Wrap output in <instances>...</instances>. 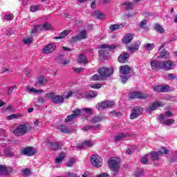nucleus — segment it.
<instances>
[{
	"label": "nucleus",
	"mask_w": 177,
	"mask_h": 177,
	"mask_svg": "<svg viewBox=\"0 0 177 177\" xmlns=\"http://www.w3.org/2000/svg\"><path fill=\"white\" fill-rule=\"evenodd\" d=\"M143 113V109L140 106L133 107L130 114V120H135Z\"/></svg>",
	"instance_id": "nucleus-8"
},
{
	"label": "nucleus",
	"mask_w": 177,
	"mask_h": 177,
	"mask_svg": "<svg viewBox=\"0 0 177 177\" xmlns=\"http://www.w3.org/2000/svg\"><path fill=\"white\" fill-rule=\"evenodd\" d=\"M73 113V114L66 117L65 119L66 122H71V121H73L74 118H78V117H81V109H75Z\"/></svg>",
	"instance_id": "nucleus-11"
},
{
	"label": "nucleus",
	"mask_w": 177,
	"mask_h": 177,
	"mask_svg": "<svg viewBox=\"0 0 177 177\" xmlns=\"http://www.w3.org/2000/svg\"><path fill=\"white\" fill-rule=\"evenodd\" d=\"M64 102V97L62 95H55L54 97L53 103L55 104H62V103Z\"/></svg>",
	"instance_id": "nucleus-23"
},
{
	"label": "nucleus",
	"mask_w": 177,
	"mask_h": 177,
	"mask_svg": "<svg viewBox=\"0 0 177 177\" xmlns=\"http://www.w3.org/2000/svg\"><path fill=\"white\" fill-rule=\"evenodd\" d=\"M147 24V20L142 19L141 21V22L140 23L139 26H140V28H145V27L146 26Z\"/></svg>",
	"instance_id": "nucleus-46"
},
{
	"label": "nucleus",
	"mask_w": 177,
	"mask_h": 177,
	"mask_svg": "<svg viewBox=\"0 0 177 177\" xmlns=\"http://www.w3.org/2000/svg\"><path fill=\"white\" fill-rule=\"evenodd\" d=\"M88 37V33L85 30H82L80 32V33L72 37L73 42H77V41H81V39H85Z\"/></svg>",
	"instance_id": "nucleus-16"
},
{
	"label": "nucleus",
	"mask_w": 177,
	"mask_h": 177,
	"mask_svg": "<svg viewBox=\"0 0 177 177\" xmlns=\"http://www.w3.org/2000/svg\"><path fill=\"white\" fill-rule=\"evenodd\" d=\"M159 57L160 59H169V52L166 50H163L160 53Z\"/></svg>",
	"instance_id": "nucleus-33"
},
{
	"label": "nucleus",
	"mask_w": 177,
	"mask_h": 177,
	"mask_svg": "<svg viewBox=\"0 0 177 177\" xmlns=\"http://www.w3.org/2000/svg\"><path fill=\"white\" fill-rule=\"evenodd\" d=\"M91 164L93 167H96L97 168H100L102 165H103V160L99 155H93L91 157Z\"/></svg>",
	"instance_id": "nucleus-9"
},
{
	"label": "nucleus",
	"mask_w": 177,
	"mask_h": 177,
	"mask_svg": "<svg viewBox=\"0 0 177 177\" xmlns=\"http://www.w3.org/2000/svg\"><path fill=\"white\" fill-rule=\"evenodd\" d=\"M18 117L19 115H17L12 114L7 117V120H13L15 118H18Z\"/></svg>",
	"instance_id": "nucleus-57"
},
{
	"label": "nucleus",
	"mask_w": 177,
	"mask_h": 177,
	"mask_svg": "<svg viewBox=\"0 0 177 177\" xmlns=\"http://www.w3.org/2000/svg\"><path fill=\"white\" fill-rule=\"evenodd\" d=\"M0 133H1V136H3V137H5V136H6V135L5 134V129H1V128H0Z\"/></svg>",
	"instance_id": "nucleus-64"
},
{
	"label": "nucleus",
	"mask_w": 177,
	"mask_h": 177,
	"mask_svg": "<svg viewBox=\"0 0 177 177\" xmlns=\"http://www.w3.org/2000/svg\"><path fill=\"white\" fill-rule=\"evenodd\" d=\"M4 153L7 157H15V152L10 150V148H6L4 149Z\"/></svg>",
	"instance_id": "nucleus-39"
},
{
	"label": "nucleus",
	"mask_w": 177,
	"mask_h": 177,
	"mask_svg": "<svg viewBox=\"0 0 177 177\" xmlns=\"http://www.w3.org/2000/svg\"><path fill=\"white\" fill-rule=\"evenodd\" d=\"M59 129L62 133H70L71 132V130L64 125L59 126Z\"/></svg>",
	"instance_id": "nucleus-37"
},
{
	"label": "nucleus",
	"mask_w": 177,
	"mask_h": 177,
	"mask_svg": "<svg viewBox=\"0 0 177 177\" xmlns=\"http://www.w3.org/2000/svg\"><path fill=\"white\" fill-rule=\"evenodd\" d=\"M149 94H143L138 91H133L129 95L130 99H147Z\"/></svg>",
	"instance_id": "nucleus-13"
},
{
	"label": "nucleus",
	"mask_w": 177,
	"mask_h": 177,
	"mask_svg": "<svg viewBox=\"0 0 177 177\" xmlns=\"http://www.w3.org/2000/svg\"><path fill=\"white\" fill-rule=\"evenodd\" d=\"M123 6H124L125 10H132L133 9V3L126 1L122 3Z\"/></svg>",
	"instance_id": "nucleus-30"
},
{
	"label": "nucleus",
	"mask_w": 177,
	"mask_h": 177,
	"mask_svg": "<svg viewBox=\"0 0 177 177\" xmlns=\"http://www.w3.org/2000/svg\"><path fill=\"white\" fill-rule=\"evenodd\" d=\"M164 118H165L164 115H160L159 117V120H160V122H162V124H165V125H168V126L172 125V124L175 122V120L174 119H169L164 121Z\"/></svg>",
	"instance_id": "nucleus-21"
},
{
	"label": "nucleus",
	"mask_w": 177,
	"mask_h": 177,
	"mask_svg": "<svg viewBox=\"0 0 177 177\" xmlns=\"http://www.w3.org/2000/svg\"><path fill=\"white\" fill-rule=\"evenodd\" d=\"M115 104V102L113 101H103L102 102L98 103L96 105V109L97 110H104V109H109V107H113V106Z\"/></svg>",
	"instance_id": "nucleus-7"
},
{
	"label": "nucleus",
	"mask_w": 177,
	"mask_h": 177,
	"mask_svg": "<svg viewBox=\"0 0 177 177\" xmlns=\"http://www.w3.org/2000/svg\"><path fill=\"white\" fill-rule=\"evenodd\" d=\"M140 46V41H137L134 44H132L131 46L127 47V50H129V52H131V53H133L134 52H136L138 49H139Z\"/></svg>",
	"instance_id": "nucleus-18"
},
{
	"label": "nucleus",
	"mask_w": 177,
	"mask_h": 177,
	"mask_svg": "<svg viewBox=\"0 0 177 177\" xmlns=\"http://www.w3.org/2000/svg\"><path fill=\"white\" fill-rule=\"evenodd\" d=\"M92 80L93 81H100V80H102V75H94L92 77Z\"/></svg>",
	"instance_id": "nucleus-49"
},
{
	"label": "nucleus",
	"mask_w": 177,
	"mask_h": 177,
	"mask_svg": "<svg viewBox=\"0 0 177 177\" xmlns=\"http://www.w3.org/2000/svg\"><path fill=\"white\" fill-rule=\"evenodd\" d=\"M97 96V92L95 91H91L87 93H82L78 97L79 99H93V97H96Z\"/></svg>",
	"instance_id": "nucleus-12"
},
{
	"label": "nucleus",
	"mask_w": 177,
	"mask_h": 177,
	"mask_svg": "<svg viewBox=\"0 0 177 177\" xmlns=\"http://www.w3.org/2000/svg\"><path fill=\"white\" fill-rule=\"evenodd\" d=\"M4 20H12L13 19V14H9L3 16Z\"/></svg>",
	"instance_id": "nucleus-53"
},
{
	"label": "nucleus",
	"mask_w": 177,
	"mask_h": 177,
	"mask_svg": "<svg viewBox=\"0 0 177 177\" xmlns=\"http://www.w3.org/2000/svg\"><path fill=\"white\" fill-rule=\"evenodd\" d=\"M98 73L101 75L102 80H106L108 77L113 75L114 69L113 68H100Z\"/></svg>",
	"instance_id": "nucleus-5"
},
{
	"label": "nucleus",
	"mask_w": 177,
	"mask_h": 177,
	"mask_svg": "<svg viewBox=\"0 0 177 177\" xmlns=\"http://www.w3.org/2000/svg\"><path fill=\"white\" fill-rule=\"evenodd\" d=\"M37 149L32 147H25L21 150V153L27 157H32V156L37 154Z\"/></svg>",
	"instance_id": "nucleus-6"
},
{
	"label": "nucleus",
	"mask_w": 177,
	"mask_h": 177,
	"mask_svg": "<svg viewBox=\"0 0 177 177\" xmlns=\"http://www.w3.org/2000/svg\"><path fill=\"white\" fill-rule=\"evenodd\" d=\"M90 86L93 89H100V88H102V84H91Z\"/></svg>",
	"instance_id": "nucleus-47"
},
{
	"label": "nucleus",
	"mask_w": 177,
	"mask_h": 177,
	"mask_svg": "<svg viewBox=\"0 0 177 177\" xmlns=\"http://www.w3.org/2000/svg\"><path fill=\"white\" fill-rule=\"evenodd\" d=\"M46 82H48V80H46L44 76H41L37 78V84H38V85L42 86L44 85H46Z\"/></svg>",
	"instance_id": "nucleus-31"
},
{
	"label": "nucleus",
	"mask_w": 177,
	"mask_h": 177,
	"mask_svg": "<svg viewBox=\"0 0 177 177\" xmlns=\"http://www.w3.org/2000/svg\"><path fill=\"white\" fill-rule=\"evenodd\" d=\"M70 63V61L68 59H64L61 62L62 64H64V66H66V64H68Z\"/></svg>",
	"instance_id": "nucleus-62"
},
{
	"label": "nucleus",
	"mask_w": 177,
	"mask_h": 177,
	"mask_svg": "<svg viewBox=\"0 0 177 177\" xmlns=\"http://www.w3.org/2000/svg\"><path fill=\"white\" fill-rule=\"evenodd\" d=\"M56 95L54 93H48L46 94V97H48V99H51L52 102H53V99L55 98Z\"/></svg>",
	"instance_id": "nucleus-43"
},
{
	"label": "nucleus",
	"mask_w": 177,
	"mask_h": 177,
	"mask_svg": "<svg viewBox=\"0 0 177 177\" xmlns=\"http://www.w3.org/2000/svg\"><path fill=\"white\" fill-rule=\"evenodd\" d=\"M13 91H15V86H11V87L8 88V95H10L12 93V92H13Z\"/></svg>",
	"instance_id": "nucleus-60"
},
{
	"label": "nucleus",
	"mask_w": 177,
	"mask_h": 177,
	"mask_svg": "<svg viewBox=\"0 0 177 177\" xmlns=\"http://www.w3.org/2000/svg\"><path fill=\"white\" fill-rule=\"evenodd\" d=\"M109 168L111 169L113 176H115L118 174V169L120 168V159L118 158L113 157L108 161Z\"/></svg>",
	"instance_id": "nucleus-3"
},
{
	"label": "nucleus",
	"mask_w": 177,
	"mask_h": 177,
	"mask_svg": "<svg viewBox=\"0 0 177 177\" xmlns=\"http://www.w3.org/2000/svg\"><path fill=\"white\" fill-rule=\"evenodd\" d=\"M97 177H111L109 174L104 173L99 175Z\"/></svg>",
	"instance_id": "nucleus-63"
},
{
	"label": "nucleus",
	"mask_w": 177,
	"mask_h": 177,
	"mask_svg": "<svg viewBox=\"0 0 177 177\" xmlns=\"http://www.w3.org/2000/svg\"><path fill=\"white\" fill-rule=\"evenodd\" d=\"M47 145H48V146H51V149L53 150H59V149L62 147V144L59 142H47Z\"/></svg>",
	"instance_id": "nucleus-28"
},
{
	"label": "nucleus",
	"mask_w": 177,
	"mask_h": 177,
	"mask_svg": "<svg viewBox=\"0 0 177 177\" xmlns=\"http://www.w3.org/2000/svg\"><path fill=\"white\" fill-rule=\"evenodd\" d=\"M93 145L91 141L86 140L81 145L77 147V149H84V147H92Z\"/></svg>",
	"instance_id": "nucleus-32"
},
{
	"label": "nucleus",
	"mask_w": 177,
	"mask_h": 177,
	"mask_svg": "<svg viewBox=\"0 0 177 177\" xmlns=\"http://www.w3.org/2000/svg\"><path fill=\"white\" fill-rule=\"evenodd\" d=\"M103 120H104V115H100L93 118L91 120V122L92 124H96L97 122H100V121H103Z\"/></svg>",
	"instance_id": "nucleus-27"
},
{
	"label": "nucleus",
	"mask_w": 177,
	"mask_h": 177,
	"mask_svg": "<svg viewBox=\"0 0 177 177\" xmlns=\"http://www.w3.org/2000/svg\"><path fill=\"white\" fill-rule=\"evenodd\" d=\"M70 32H71V30H64L62 32L59 33V36L55 37V39H63V38H66V37H67Z\"/></svg>",
	"instance_id": "nucleus-26"
},
{
	"label": "nucleus",
	"mask_w": 177,
	"mask_h": 177,
	"mask_svg": "<svg viewBox=\"0 0 177 177\" xmlns=\"http://www.w3.org/2000/svg\"><path fill=\"white\" fill-rule=\"evenodd\" d=\"M83 111H85V113H86L87 114H89L90 115H91V114L93 113L92 109H91L89 108H84Z\"/></svg>",
	"instance_id": "nucleus-55"
},
{
	"label": "nucleus",
	"mask_w": 177,
	"mask_h": 177,
	"mask_svg": "<svg viewBox=\"0 0 177 177\" xmlns=\"http://www.w3.org/2000/svg\"><path fill=\"white\" fill-rule=\"evenodd\" d=\"M151 66L152 70H161L162 62H160L157 60H153L151 62Z\"/></svg>",
	"instance_id": "nucleus-22"
},
{
	"label": "nucleus",
	"mask_w": 177,
	"mask_h": 177,
	"mask_svg": "<svg viewBox=\"0 0 177 177\" xmlns=\"http://www.w3.org/2000/svg\"><path fill=\"white\" fill-rule=\"evenodd\" d=\"M73 70L75 73H82V71H84V68H75L73 67Z\"/></svg>",
	"instance_id": "nucleus-50"
},
{
	"label": "nucleus",
	"mask_w": 177,
	"mask_h": 177,
	"mask_svg": "<svg viewBox=\"0 0 177 177\" xmlns=\"http://www.w3.org/2000/svg\"><path fill=\"white\" fill-rule=\"evenodd\" d=\"M131 71V67L128 65L120 66V80L122 84H125L128 80H129V73Z\"/></svg>",
	"instance_id": "nucleus-4"
},
{
	"label": "nucleus",
	"mask_w": 177,
	"mask_h": 177,
	"mask_svg": "<svg viewBox=\"0 0 177 177\" xmlns=\"http://www.w3.org/2000/svg\"><path fill=\"white\" fill-rule=\"evenodd\" d=\"M127 136H128V133H121V134H118L117 136H115L114 137V139L116 142H118L120 140H122L124 138H127Z\"/></svg>",
	"instance_id": "nucleus-35"
},
{
	"label": "nucleus",
	"mask_w": 177,
	"mask_h": 177,
	"mask_svg": "<svg viewBox=\"0 0 177 177\" xmlns=\"http://www.w3.org/2000/svg\"><path fill=\"white\" fill-rule=\"evenodd\" d=\"M124 26L120 25V24H113L109 26V30L111 31H115L117 30H120V28H122Z\"/></svg>",
	"instance_id": "nucleus-36"
},
{
	"label": "nucleus",
	"mask_w": 177,
	"mask_h": 177,
	"mask_svg": "<svg viewBox=\"0 0 177 177\" xmlns=\"http://www.w3.org/2000/svg\"><path fill=\"white\" fill-rule=\"evenodd\" d=\"M0 175H9V168L5 165H0Z\"/></svg>",
	"instance_id": "nucleus-29"
},
{
	"label": "nucleus",
	"mask_w": 177,
	"mask_h": 177,
	"mask_svg": "<svg viewBox=\"0 0 177 177\" xmlns=\"http://www.w3.org/2000/svg\"><path fill=\"white\" fill-rule=\"evenodd\" d=\"M67 177H78V176L74 172L68 171L66 173Z\"/></svg>",
	"instance_id": "nucleus-51"
},
{
	"label": "nucleus",
	"mask_w": 177,
	"mask_h": 177,
	"mask_svg": "<svg viewBox=\"0 0 177 177\" xmlns=\"http://www.w3.org/2000/svg\"><path fill=\"white\" fill-rule=\"evenodd\" d=\"M38 10V6H32L30 8L31 12H37Z\"/></svg>",
	"instance_id": "nucleus-59"
},
{
	"label": "nucleus",
	"mask_w": 177,
	"mask_h": 177,
	"mask_svg": "<svg viewBox=\"0 0 177 177\" xmlns=\"http://www.w3.org/2000/svg\"><path fill=\"white\" fill-rule=\"evenodd\" d=\"M148 156L149 155H147L144 158H142L140 160L141 164H147V162H149V159L147 158Z\"/></svg>",
	"instance_id": "nucleus-48"
},
{
	"label": "nucleus",
	"mask_w": 177,
	"mask_h": 177,
	"mask_svg": "<svg viewBox=\"0 0 177 177\" xmlns=\"http://www.w3.org/2000/svg\"><path fill=\"white\" fill-rule=\"evenodd\" d=\"M154 29L157 32H159V34H164L165 30H164V28L161 26L160 24H156L154 26Z\"/></svg>",
	"instance_id": "nucleus-38"
},
{
	"label": "nucleus",
	"mask_w": 177,
	"mask_h": 177,
	"mask_svg": "<svg viewBox=\"0 0 177 177\" xmlns=\"http://www.w3.org/2000/svg\"><path fill=\"white\" fill-rule=\"evenodd\" d=\"M64 157H66V154H64V153H61L59 154V156L58 158H55L56 164H59V163L62 162L63 161V160H64Z\"/></svg>",
	"instance_id": "nucleus-40"
},
{
	"label": "nucleus",
	"mask_w": 177,
	"mask_h": 177,
	"mask_svg": "<svg viewBox=\"0 0 177 177\" xmlns=\"http://www.w3.org/2000/svg\"><path fill=\"white\" fill-rule=\"evenodd\" d=\"M22 174L24 176H28L31 174V169L26 168L22 171Z\"/></svg>",
	"instance_id": "nucleus-44"
},
{
	"label": "nucleus",
	"mask_w": 177,
	"mask_h": 177,
	"mask_svg": "<svg viewBox=\"0 0 177 177\" xmlns=\"http://www.w3.org/2000/svg\"><path fill=\"white\" fill-rule=\"evenodd\" d=\"M38 30L41 31V25H36L34 26L31 31V34H37Z\"/></svg>",
	"instance_id": "nucleus-42"
},
{
	"label": "nucleus",
	"mask_w": 177,
	"mask_h": 177,
	"mask_svg": "<svg viewBox=\"0 0 177 177\" xmlns=\"http://www.w3.org/2000/svg\"><path fill=\"white\" fill-rule=\"evenodd\" d=\"M169 86H156L153 87V92H168Z\"/></svg>",
	"instance_id": "nucleus-19"
},
{
	"label": "nucleus",
	"mask_w": 177,
	"mask_h": 177,
	"mask_svg": "<svg viewBox=\"0 0 177 177\" xmlns=\"http://www.w3.org/2000/svg\"><path fill=\"white\" fill-rule=\"evenodd\" d=\"M151 160L153 161H157L160 160V156H162V154H168V150L165 148H162V151H153L151 153Z\"/></svg>",
	"instance_id": "nucleus-10"
},
{
	"label": "nucleus",
	"mask_w": 177,
	"mask_h": 177,
	"mask_svg": "<svg viewBox=\"0 0 177 177\" xmlns=\"http://www.w3.org/2000/svg\"><path fill=\"white\" fill-rule=\"evenodd\" d=\"M164 106H165V104H163L161 102L156 101V102H152L151 106H149L147 110V111L151 112L157 110L158 107H164Z\"/></svg>",
	"instance_id": "nucleus-15"
},
{
	"label": "nucleus",
	"mask_w": 177,
	"mask_h": 177,
	"mask_svg": "<svg viewBox=\"0 0 177 177\" xmlns=\"http://www.w3.org/2000/svg\"><path fill=\"white\" fill-rule=\"evenodd\" d=\"M144 48L147 49V50H153V49L156 48V46L154 45V44L148 43L144 45Z\"/></svg>",
	"instance_id": "nucleus-41"
},
{
	"label": "nucleus",
	"mask_w": 177,
	"mask_h": 177,
	"mask_svg": "<svg viewBox=\"0 0 177 177\" xmlns=\"http://www.w3.org/2000/svg\"><path fill=\"white\" fill-rule=\"evenodd\" d=\"M133 37L131 34H127L126 36L124 37L122 41L124 44H129L132 41Z\"/></svg>",
	"instance_id": "nucleus-34"
},
{
	"label": "nucleus",
	"mask_w": 177,
	"mask_h": 177,
	"mask_svg": "<svg viewBox=\"0 0 177 177\" xmlns=\"http://www.w3.org/2000/svg\"><path fill=\"white\" fill-rule=\"evenodd\" d=\"M30 131H32V126L30 125V123H25L17 127L14 130V134L15 136H23Z\"/></svg>",
	"instance_id": "nucleus-1"
},
{
	"label": "nucleus",
	"mask_w": 177,
	"mask_h": 177,
	"mask_svg": "<svg viewBox=\"0 0 177 177\" xmlns=\"http://www.w3.org/2000/svg\"><path fill=\"white\" fill-rule=\"evenodd\" d=\"M74 158H72L69 160V161L66 163L67 167H73V164H74Z\"/></svg>",
	"instance_id": "nucleus-54"
},
{
	"label": "nucleus",
	"mask_w": 177,
	"mask_h": 177,
	"mask_svg": "<svg viewBox=\"0 0 177 177\" xmlns=\"http://www.w3.org/2000/svg\"><path fill=\"white\" fill-rule=\"evenodd\" d=\"M55 49H56V45L54 44H49L43 48L42 53L48 55L52 53V52H55Z\"/></svg>",
	"instance_id": "nucleus-17"
},
{
	"label": "nucleus",
	"mask_w": 177,
	"mask_h": 177,
	"mask_svg": "<svg viewBox=\"0 0 177 177\" xmlns=\"http://www.w3.org/2000/svg\"><path fill=\"white\" fill-rule=\"evenodd\" d=\"M28 91L29 92H34L35 93H38V92H42V90L41 91L35 90V88H28Z\"/></svg>",
	"instance_id": "nucleus-58"
},
{
	"label": "nucleus",
	"mask_w": 177,
	"mask_h": 177,
	"mask_svg": "<svg viewBox=\"0 0 177 177\" xmlns=\"http://www.w3.org/2000/svg\"><path fill=\"white\" fill-rule=\"evenodd\" d=\"M23 42L26 45H30V44H31V42H32V37L24 39Z\"/></svg>",
	"instance_id": "nucleus-45"
},
{
	"label": "nucleus",
	"mask_w": 177,
	"mask_h": 177,
	"mask_svg": "<svg viewBox=\"0 0 177 177\" xmlns=\"http://www.w3.org/2000/svg\"><path fill=\"white\" fill-rule=\"evenodd\" d=\"M118 60L119 63H128V61L129 60V54L128 53L121 54L119 56Z\"/></svg>",
	"instance_id": "nucleus-20"
},
{
	"label": "nucleus",
	"mask_w": 177,
	"mask_h": 177,
	"mask_svg": "<svg viewBox=\"0 0 177 177\" xmlns=\"http://www.w3.org/2000/svg\"><path fill=\"white\" fill-rule=\"evenodd\" d=\"M175 67V62L172 61L162 62L161 68L168 71V70H172Z\"/></svg>",
	"instance_id": "nucleus-14"
},
{
	"label": "nucleus",
	"mask_w": 177,
	"mask_h": 177,
	"mask_svg": "<svg viewBox=\"0 0 177 177\" xmlns=\"http://www.w3.org/2000/svg\"><path fill=\"white\" fill-rule=\"evenodd\" d=\"M100 48L102 50L98 51L99 53V56L100 57V59L104 60L106 59H107V57H109V56H110V53H109L110 50H114L115 49V46H109L107 44H104L100 46Z\"/></svg>",
	"instance_id": "nucleus-2"
},
{
	"label": "nucleus",
	"mask_w": 177,
	"mask_h": 177,
	"mask_svg": "<svg viewBox=\"0 0 177 177\" xmlns=\"http://www.w3.org/2000/svg\"><path fill=\"white\" fill-rule=\"evenodd\" d=\"M77 62L80 64H86L88 63V59L83 54H80L77 57Z\"/></svg>",
	"instance_id": "nucleus-24"
},
{
	"label": "nucleus",
	"mask_w": 177,
	"mask_h": 177,
	"mask_svg": "<svg viewBox=\"0 0 177 177\" xmlns=\"http://www.w3.org/2000/svg\"><path fill=\"white\" fill-rule=\"evenodd\" d=\"M95 15H96L97 19H102L104 17V14H103L102 12H99V11H96Z\"/></svg>",
	"instance_id": "nucleus-52"
},
{
	"label": "nucleus",
	"mask_w": 177,
	"mask_h": 177,
	"mask_svg": "<svg viewBox=\"0 0 177 177\" xmlns=\"http://www.w3.org/2000/svg\"><path fill=\"white\" fill-rule=\"evenodd\" d=\"M176 76L174 73H169L167 75V80H175Z\"/></svg>",
	"instance_id": "nucleus-56"
},
{
	"label": "nucleus",
	"mask_w": 177,
	"mask_h": 177,
	"mask_svg": "<svg viewBox=\"0 0 177 177\" xmlns=\"http://www.w3.org/2000/svg\"><path fill=\"white\" fill-rule=\"evenodd\" d=\"M41 26V31H48V30H53V26L49 23L46 22L43 25H40Z\"/></svg>",
	"instance_id": "nucleus-25"
},
{
	"label": "nucleus",
	"mask_w": 177,
	"mask_h": 177,
	"mask_svg": "<svg viewBox=\"0 0 177 177\" xmlns=\"http://www.w3.org/2000/svg\"><path fill=\"white\" fill-rule=\"evenodd\" d=\"M92 129H93V126H86L84 127V131H89Z\"/></svg>",
	"instance_id": "nucleus-61"
}]
</instances>
